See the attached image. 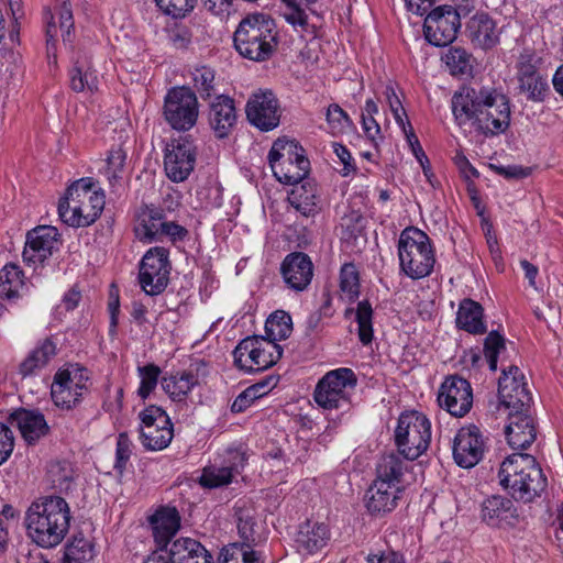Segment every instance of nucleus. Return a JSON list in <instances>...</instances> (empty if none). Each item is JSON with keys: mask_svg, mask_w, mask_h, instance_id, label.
<instances>
[{"mask_svg": "<svg viewBox=\"0 0 563 563\" xmlns=\"http://www.w3.org/2000/svg\"><path fill=\"white\" fill-rule=\"evenodd\" d=\"M192 81L196 91L202 99L216 93V73L208 66H200L192 71Z\"/></svg>", "mask_w": 563, "mask_h": 563, "instance_id": "nucleus-51", "label": "nucleus"}, {"mask_svg": "<svg viewBox=\"0 0 563 563\" xmlns=\"http://www.w3.org/2000/svg\"><path fill=\"white\" fill-rule=\"evenodd\" d=\"M198 0H155L158 9L174 19L187 16L197 5Z\"/></svg>", "mask_w": 563, "mask_h": 563, "instance_id": "nucleus-56", "label": "nucleus"}, {"mask_svg": "<svg viewBox=\"0 0 563 563\" xmlns=\"http://www.w3.org/2000/svg\"><path fill=\"white\" fill-rule=\"evenodd\" d=\"M404 492L402 487L375 479L366 492V508L372 515L393 511Z\"/></svg>", "mask_w": 563, "mask_h": 563, "instance_id": "nucleus-26", "label": "nucleus"}, {"mask_svg": "<svg viewBox=\"0 0 563 563\" xmlns=\"http://www.w3.org/2000/svg\"><path fill=\"white\" fill-rule=\"evenodd\" d=\"M325 119L332 134H342L353 125L347 113L336 103L328 107Z\"/></svg>", "mask_w": 563, "mask_h": 563, "instance_id": "nucleus-58", "label": "nucleus"}, {"mask_svg": "<svg viewBox=\"0 0 563 563\" xmlns=\"http://www.w3.org/2000/svg\"><path fill=\"white\" fill-rule=\"evenodd\" d=\"M246 462V453L245 451L239 446H229L225 449L222 456V464L225 467H230L232 473H239L242 470Z\"/></svg>", "mask_w": 563, "mask_h": 563, "instance_id": "nucleus-61", "label": "nucleus"}, {"mask_svg": "<svg viewBox=\"0 0 563 563\" xmlns=\"http://www.w3.org/2000/svg\"><path fill=\"white\" fill-rule=\"evenodd\" d=\"M266 382L257 383L247 387L234 399V401L231 405V411L233 413H241L245 411L249 407H251L254 400L261 398L266 394Z\"/></svg>", "mask_w": 563, "mask_h": 563, "instance_id": "nucleus-54", "label": "nucleus"}, {"mask_svg": "<svg viewBox=\"0 0 563 563\" xmlns=\"http://www.w3.org/2000/svg\"><path fill=\"white\" fill-rule=\"evenodd\" d=\"M233 473L230 467H225L222 463L220 467H208L205 468L200 483L205 487L217 488L223 485H228L232 482Z\"/></svg>", "mask_w": 563, "mask_h": 563, "instance_id": "nucleus-59", "label": "nucleus"}, {"mask_svg": "<svg viewBox=\"0 0 563 563\" xmlns=\"http://www.w3.org/2000/svg\"><path fill=\"white\" fill-rule=\"evenodd\" d=\"M430 440L431 423L424 415L418 411L400 415L395 430V443L406 460L413 461L423 454Z\"/></svg>", "mask_w": 563, "mask_h": 563, "instance_id": "nucleus-6", "label": "nucleus"}, {"mask_svg": "<svg viewBox=\"0 0 563 563\" xmlns=\"http://www.w3.org/2000/svg\"><path fill=\"white\" fill-rule=\"evenodd\" d=\"M141 442L145 449L158 451L167 448L174 437L168 415L157 406H148L139 415Z\"/></svg>", "mask_w": 563, "mask_h": 563, "instance_id": "nucleus-12", "label": "nucleus"}, {"mask_svg": "<svg viewBox=\"0 0 563 563\" xmlns=\"http://www.w3.org/2000/svg\"><path fill=\"white\" fill-rule=\"evenodd\" d=\"M168 255L167 249L154 246L142 257L139 267V283L146 295L156 296L166 289L170 273Z\"/></svg>", "mask_w": 563, "mask_h": 563, "instance_id": "nucleus-10", "label": "nucleus"}, {"mask_svg": "<svg viewBox=\"0 0 563 563\" xmlns=\"http://www.w3.org/2000/svg\"><path fill=\"white\" fill-rule=\"evenodd\" d=\"M487 88H475L463 86L454 92L451 104L455 122L460 126L470 125L475 129L477 117L482 114V108L485 106Z\"/></svg>", "mask_w": 563, "mask_h": 563, "instance_id": "nucleus-20", "label": "nucleus"}, {"mask_svg": "<svg viewBox=\"0 0 563 563\" xmlns=\"http://www.w3.org/2000/svg\"><path fill=\"white\" fill-rule=\"evenodd\" d=\"M517 517V509L507 497L494 495L482 504V518L489 526L512 525Z\"/></svg>", "mask_w": 563, "mask_h": 563, "instance_id": "nucleus-34", "label": "nucleus"}, {"mask_svg": "<svg viewBox=\"0 0 563 563\" xmlns=\"http://www.w3.org/2000/svg\"><path fill=\"white\" fill-rule=\"evenodd\" d=\"M198 384V376L192 372H177L162 378V387L174 401L186 399L191 389Z\"/></svg>", "mask_w": 563, "mask_h": 563, "instance_id": "nucleus-41", "label": "nucleus"}, {"mask_svg": "<svg viewBox=\"0 0 563 563\" xmlns=\"http://www.w3.org/2000/svg\"><path fill=\"white\" fill-rule=\"evenodd\" d=\"M329 538V529L324 523L307 520L299 526L296 543L299 549L314 553L327 544Z\"/></svg>", "mask_w": 563, "mask_h": 563, "instance_id": "nucleus-36", "label": "nucleus"}, {"mask_svg": "<svg viewBox=\"0 0 563 563\" xmlns=\"http://www.w3.org/2000/svg\"><path fill=\"white\" fill-rule=\"evenodd\" d=\"M470 54L461 47H451L443 60L449 67L452 75H466L471 71Z\"/></svg>", "mask_w": 563, "mask_h": 563, "instance_id": "nucleus-53", "label": "nucleus"}, {"mask_svg": "<svg viewBox=\"0 0 563 563\" xmlns=\"http://www.w3.org/2000/svg\"><path fill=\"white\" fill-rule=\"evenodd\" d=\"M91 558V543L82 534L74 536L65 547L64 561L66 563H85Z\"/></svg>", "mask_w": 563, "mask_h": 563, "instance_id": "nucleus-47", "label": "nucleus"}, {"mask_svg": "<svg viewBox=\"0 0 563 563\" xmlns=\"http://www.w3.org/2000/svg\"><path fill=\"white\" fill-rule=\"evenodd\" d=\"M219 563H263V561L253 548H245L235 542L222 549Z\"/></svg>", "mask_w": 563, "mask_h": 563, "instance_id": "nucleus-46", "label": "nucleus"}, {"mask_svg": "<svg viewBox=\"0 0 563 563\" xmlns=\"http://www.w3.org/2000/svg\"><path fill=\"white\" fill-rule=\"evenodd\" d=\"M73 373L69 369L55 374L51 394L56 406L70 409L80 401L81 393L73 391Z\"/></svg>", "mask_w": 563, "mask_h": 563, "instance_id": "nucleus-39", "label": "nucleus"}, {"mask_svg": "<svg viewBox=\"0 0 563 563\" xmlns=\"http://www.w3.org/2000/svg\"><path fill=\"white\" fill-rule=\"evenodd\" d=\"M57 345L52 338H45L27 353L19 364V374L22 378L37 375L55 357Z\"/></svg>", "mask_w": 563, "mask_h": 563, "instance_id": "nucleus-32", "label": "nucleus"}, {"mask_svg": "<svg viewBox=\"0 0 563 563\" xmlns=\"http://www.w3.org/2000/svg\"><path fill=\"white\" fill-rule=\"evenodd\" d=\"M148 522L154 540L163 551L179 530L180 517L175 507H161L148 518Z\"/></svg>", "mask_w": 563, "mask_h": 563, "instance_id": "nucleus-28", "label": "nucleus"}, {"mask_svg": "<svg viewBox=\"0 0 563 563\" xmlns=\"http://www.w3.org/2000/svg\"><path fill=\"white\" fill-rule=\"evenodd\" d=\"M280 274L290 289L303 291L311 284L313 277L312 261L303 252L289 253L282 262Z\"/></svg>", "mask_w": 563, "mask_h": 563, "instance_id": "nucleus-24", "label": "nucleus"}, {"mask_svg": "<svg viewBox=\"0 0 563 563\" xmlns=\"http://www.w3.org/2000/svg\"><path fill=\"white\" fill-rule=\"evenodd\" d=\"M461 27V18L451 5H440L432 9L426 16L423 33L426 40L434 46L451 44Z\"/></svg>", "mask_w": 563, "mask_h": 563, "instance_id": "nucleus-14", "label": "nucleus"}, {"mask_svg": "<svg viewBox=\"0 0 563 563\" xmlns=\"http://www.w3.org/2000/svg\"><path fill=\"white\" fill-rule=\"evenodd\" d=\"M340 288L349 300H354L360 292L358 273L354 264H344L340 273Z\"/></svg>", "mask_w": 563, "mask_h": 563, "instance_id": "nucleus-55", "label": "nucleus"}, {"mask_svg": "<svg viewBox=\"0 0 563 563\" xmlns=\"http://www.w3.org/2000/svg\"><path fill=\"white\" fill-rule=\"evenodd\" d=\"M126 152L121 145L112 147L107 158L106 175L111 186H115L123 179Z\"/></svg>", "mask_w": 563, "mask_h": 563, "instance_id": "nucleus-49", "label": "nucleus"}, {"mask_svg": "<svg viewBox=\"0 0 563 563\" xmlns=\"http://www.w3.org/2000/svg\"><path fill=\"white\" fill-rule=\"evenodd\" d=\"M488 98L477 117L475 130L487 135L505 132L510 124V104L506 96L487 88Z\"/></svg>", "mask_w": 563, "mask_h": 563, "instance_id": "nucleus-18", "label": "nucleus"}, {"mask_svg": "<svg viewBox=\"0 0 563 563\" xmlns=\"http://www.w3.org/2000/svg\"><path fill=\"white\" fill-rule=\"evenodd\" d=\"M165 214L153 207L144 208L135 227V234L140 241L151 243L161 240V230L165 224Z\"/></svg>", "mask_w": 563, "mask_h": 563, "instance_id": "nucleus-37", "label": "nucleus"}, {"mask_svg": "<svg viewBox=\"0 0 563 563\" xmlns=\"http://www.w3.org/2000/svg\"><path fill=\"white\" fill-rule=\"evenodd\" d=\"M302 153L303 148L295 141L278 139L273 143L268 152V163L279 183L286 185L302 183L310 165Z\"/></svg>", "mask_w": 563, "mask_h": 563, "instance_id": "nucleus-5", "label": "nucleus"}, {"mask_svg": "<svg viewBox=\"0 0 563 563\" xmlns=\"http://www.w3.org/2000/svg\"><path fill=\"white\" fill-rule=\"evenodd\" d=\"M58 231L55 227L40 225L26 234L22 253L23 261L29 266L42 265L57 249Z\"/></svg>", "mask_w": 563, "mask_h": 563, "instance_id": "nucleus-22", "label": "nucleus"}, {"mask_svg": "<svg viewBox=\"0 0 563 563\" xmlns=\"http://www.w3.org/2000/svg\"><path fill=\"white\" fill-rule=\"evenodd\" d=\"M249 122L263 132L279 125L282 110L276 95L269 89L253 92L245 107Z\"/></svg>", "mask_w": 563, "mask_h": 563, "instance_id": "nucleus-15", "label": "nucleus"}, {"mask_svg": "<svg viewBox=\"0 0 563 563\" xmlns=\"http://www.w3.org/2000/svg\"><path fill=\"white\" fill-rule=\"evenodd\" d=\"M57 345L52 338H45L27 353L19 364V374L22 378L37 375L55 357Z\"/></svg>", "mask_w": 563, "mask_h": 563, "instance_id": "nucleus-31", "label": "nucleus"}, {"mask_svg": "<svg viewBox=\"0 0 563 563\" xmlns=\"http://www.w3.org/2000/svg\"><path fill=\"white\" fill-rule=\"evenodd\" d=\"M75 207H77V203L75 201H70L66 195L65 198L60 199L58 203L59 218L64 223L70 227H84V224H76L71 222V219L76 221L78 217H81L79 213L75 212Z\"/></svg>", "mask_w": 563, "mask_h": 563, "instance_id": "nucleus-64", "label": "nucleus"}, {"mask_svg": "<svg viewBox=\"0 0 563 563\" xmlns=\"http://www.w3.org/2000/svg\"><path fill=\"white\" fill-rule=\"evenodd\" d=\"M132 453V442L125 432H121L117 439L114 468L122 473Z\"/></svg>", "mask_w": 563, "mask_h": 563, "instance_id": "nucleus-60", "label": "nucleus"}, {"mask_svg": "<svg viewBox=\"0 0 563 563\" xmlns=\"http://www.w3.org/2000/svg\"><path fill=\"white\" fill-rule=\"evenodd\" d=\"M541 63L542 58L534 51L525 49L516 64L519 93L525 95L527 100L532 102L544 101L549 92L547 77L539 70Z\"/></svg>", "mask_w": 563, "mask_h": 563, "instance_id": "nucleus-11", "label": "nucleus"}, {"mask_svg": "<svg viewBox=\"0 0 563 563\" xmlns=\"http://www.w3.org/2000/svg\"><path fill=\"white\" fill-rule=\"evenodd\" d=\"M282 355V346L263 336H247L233 351L234 364L246 373L267 369L276 364Z\"/></svg>", "mask_w": 563, "mask_h": 563, "instance_id": "nucleus-8", "label": "nucleus"}, {"mask_svg": "<svg viewBox=\"0 0 563 563\" xmlns=\"http://www.w3.org/2000/svg\"><path fill=\"white\" fill-rule=\"evenodd\" d=\"M67 198L77 203L75 212L81 216L76 221L71 219V222L84 224V227H88L97 220L106 202L104 195L92 190L90 180L84 178L75 181L67 188Z\"/></svg>", "mask_w": 563, "mask_h": 563, "instance_id": "nucleus-17", "label": "nucleus"}, {"mask_svg": "<svg viewBox=\"0 0 563 563\" xmlns=\"http://www.w3.org/2000/svg\"><path fill=\"white\" fill-rule=\"evenodd\" d=\"M197 147L188 136H180L167 144L164 155V170L169 180L185 181L196 164Z\"/></svg>", "mask_w": 563, "mask_h": 563, "instance_id": "nucleus-13", "label": "nucleus"}, {"mask_svg": "<svg viewBox=\"0 0 563 563\" xmlns=\"http://www.w3.org/2000/svg\"><path fill=\"white\" fill-rule=\"evenodd\" d=\"M398 452L384 454L376 465V479L386 482L390 485L401 487L402 477L408 470L407 462L404 461Z\"/></svg>", "mask_w": 563, "mask_h": 563, "instance_id": "nucleus-40", "label": "nucleus"}, {"mask_svg": "<svg viewBox=\"0 0 563 563\" xmlns=\"http://www.w3.org/2000/svg\"><path fill=\"white\" fill-rule=\"evenodd\" d=\"M69 77L70 88L76 92H82L85 90L95 92L98 90V77L96 71L90 68L85 69L82 66L76 64L70 70Z\"/></svg>", "mask_w": 563, "mask_h": 563, "instance_id": "nucleus-50", "label": "nucleus"}, {"mask_svg": "<svg viewBox=\"0 0 563 563\" xmlns=\"http://www.w3.org/2000/svg\"><path fill=\"white\" fill-rule=\"evenodd\" d=\"M161 373V368L153 363L137 367V374L141 379L137 389L139 397L146 399L151 395L157 386Z\"/></svg>", "mask_w": 563, "mask_h": 563, "instance_id": "nucleus-52", "label": "nucleus"}, {"mask_svg": "<svg viewBox=\"0 0 563 563\" xmlns=\"http://www.w3.org/2000/svg\"><path fill=\"white\" fill-rule=\"evenodd\" d=\"M57 345L52 338H45L27 353L19 364V374L22 378L37 375L55 357Z\"/></svg>", "mask_w": 563, "mask_h": 563, "instance_id": "nucleus-30", "label": "nucleus"}, {"mask_svg": "<svg viewBox=\"0 0 563 563\" xmlns=\"http://www.w3.org/2000/svg\"><path fill=\"white\" fill-rule=\"evenodd\" d=\"M398 258L400 272L417 280L429 276L435 264L431 239L422 230L408 227L399 235Z\"/></svg>", "mask_w": 563, "mask_h": 563, "instance_id": "nucleus-4", "label": "nucleus"}, {"mask_svg": "<svg viewBox=\"0 0 563 563\" xmlns=\"http://www.w3.org/2000/svg\"><path fill=\"white\" fill-rule=\"evenodd\" d=\"M466 32L472 43L483 49L494 47L499 41L496 23L486 12L475 13L466 24Z\"/></svg>", "mask_w": 563, "mask_h": 563, "instance_id": "nucleus-33", "label": "nucleus"}, {"mask_svg": "<svg viewBox=\"0 0 563 563\" xmlns=\"http://www.w3.org/2000/svg\"><path fill=\"white\" fill-rule=\"evenodd\" d=\"M284 1L286 3L284 11L285 20L294 26H306L308 22V15L306 11L291 0Z\"/></svg>", "mask_w": 563, "mask_h": 563, "instance_id": "nucleus-62", "label": "nucleus"}, {"mask_svg": "<svg viewBox=\"0 0 563 563\" xmlns=\"http://www.w3.org/2000/svg\"><path fill=\"white\" fill-rule=\"evenodd\" d=\"M27 537L44 549L57 547L69 530L70 508L59 496L32 503L24 517Z\"/></svg>", "mask_w": 563, "mask_h": 563, "instance_id": "nucleus-1", "label": "nucleus"}, {"mask_svg": "<svg viewBox=\"0 0 563 563\" xmlns=\"http://www.w3.org/2000/svg\"><path fill=\"white\" fill-rule=\"evenodd\" d=\"M207 552L200 542L190 538H180L172 543L168 558L170 563H187V561L194 560L196 555H202Z\"/></svg>", "mask_w": 563, "mask_h": 563, "instance_id": "nucleus-44", "label": "nucleus"}, {"mask_svg": "<svg viewBox=\"0 0 563 563\" xmlns=\"http://www.w3.org/2000/svg\"><path fill=\"white\" fill-rule=\"evenodd\" d=\"M356 384L357 377L351 368L330 371L318 382L313 393L314 401L327 410L349 408V389H354Z\"/></svg>", "mask_w": 563, "mask_h": 563, "instance_id": "nucleus-7", "label": "nucleus"}, {"mask_svg": "<svg viewBox=\"0 0 563 563\" xmlns=\"http://www.w3.org/2000/svg\"><path fill=\"white\" fill-rule=\"evenodd\" d=\"M438 402L450 415L464 417L473 406L471 384L457 375L448 377L439 389Z\"/></svg>", "mask_w": 563, "mask_h": 563, "instance_id": "nucleus-19", "label": "nucleus"}, {"mask_svg": "<svg viewBox=\"0 0 563 563\" xmlns=\"http://www.w3.org/2000/svg\"><path fill=\"white\" fill-rule=\"evenodd\" d=\"M11 421L16 424L24 441L33 445L49 432V427L44 415L38 410L21 408L11 416Z\"/></svg>", "mask_w": 563, "mask_h": 563, "instance_id": "nucleus-29", "label": "nucleus"}, {"mask_svg": "<svg viewBox=\"0 0 563 563\" xmlns=\"http://www.w3.org/2000/svg\"><path fill=\"white\" fill-rule=\"evenodd\" d=\"M199 107L196 93L189 87L168 90L164 100V117L175 130L188 131L197 122Z\"/></svg>", "mask_w": 563, "mask_h": 563, "instance_id": "nucleus-9", "label": "nucleus"}, {"mask_svg": "<svg viewBox=\"0 0 563 563\" xmlns=\"http://www.w3.org/2000/svg\"><path fill=\"white\" fill-rule=\"evenodd\" d=\"M483 307L478 302L463 299L456 313L457 328L472 334L485 333L487 329L483 321Z\"/></svg>", "mask_w": 563, "mask_h": 563, "instance_id": "nucleus-38", "label": "nucleus"}, {"mask_svg": "<svg viewBox=\"0 0 563 563\" xmlns=\"http://www.w3.org/2000/svg\"><path fill=\"white\" fill-rule=\"evenodd\" d=\"M13 432L7 424L0 423V465L9 459L13 451Z\"/></svg>", "mask_w": 563, "mask_h": 563, "instance_id": "nucleus-63", "label": "nucleus"}, {"mask_svg": "<svg viewBox=\"0 0 563 563\" xmlns=\"http://www.w3.org/2000/svg\"><path fill=\"white\" fill-rule=\"evenodd\" d=\"M508 423L505 434L508 444L514 450H526L537 439V428L532 416V406L521 409H506Z\"/></svg>", "mask_w": 563, "mask_h": 563, "instance_id": "nucleus-21", "label": "nucleus"}, {"mask_svg": "<svg viewBox=\"0 0 563 563\" xmlns=\"http://www.w3.org/2000/svg\"><path fill=\"white\" fill-rule=\"evenodd\" d=\"M55 11L58 15V25L55 22V15L52 11L49 9L45 11V18L47 19L46 42L48 52L52 47H55L59 32L65 43L73 42L74 16L69 0H56Z\"/></svg>", "mask_w": 563, "mask_h": 563, "instance_id": "nucleus-25", "label": "nucleus"}, {"mask_svg": "<svg viewBox=\"0 0 563 563\" xmlns=\"http://www.w3.org/2000/svg\"><path fill=\"white\" fill-rule=\"evenodd\" d=\"M236 123V111L233 99L217 96L210 104L209 124L218 139L228 137Z\"/></svg>", "mask_w": 563, "mask_h": 563, "instance_id": "nucleus-27", "label": "nucleus"}, {"mask_svg": "<svg viewBox=\"0 0 563 563\" xmlns=\"http://www.w3.org/2000/svg\"><path fill=\"white\" fill-rule=\"evenodd\" d=\"M24 287L23 272L15 264H7L0 271V297L15 299Z\"/></svg>", "mask_w": 563, "mask_h": 563, "instance_id": "nucleus-43", "label": "nucleus"}, {"mask_svg": "<svg viewBox=\"0 0 563 563\" xmlns=\"http://www.w3.org/2000/svg\"><path fill=\"white\" fill-rule=\"evenodd\" d=\"M287 199L290 206L306 218L314 217L321 210L317 186L311 181L294 185Z\"/></svg>", "mask_w": 563, "mask_h": 563, "instance_id": "nucleus-35", "label": "nucleus"}, {"mask_svg": "<svg viewBox=\"0 0 563 563\" xmlns=\"http://www.w3.org/2000/svg\"><path fill=\"white\" fill-rule=\"evenodd\" d=\"M498 396L500 407L505 410L532 406V395L525 375L518 366L510 365L501 369V376L498 379Z\"/></svg>", "mask_w": 563, "mask_h": 563, "instance_id": "nucleus-16", "label": "nucleus"}, {"mask_svg": "<svg viewBox=\"0 0 563 563\" xmlns=\"http://www.w3.org/2000/svg\"><path fill=\"white\" fill-rule=\"evenodd\" d=\"M506 350L505 339L496 331H492L484 341V355L490 371H497L498 355Z\"/></svg>", "mask_w": 563, "mask_h": 563, "instance_id": "nucleus-57", "label": "nucleus"}, {"mask_svg": "<svg viewBox=\"0 0 563 563\" xmlns=\"http://www.w3.org/2000/svg\"><path fill=\"white\" fill-rule=\"evenodd\" d=\"M499 483L515 500L531 503L545 490L547 477L534 456L514 453L500 465Z\"/></svg>", "mask_w": 563, "mask_h": 563, "instance_id": "nucleus-2", "label": "nucleus"}, {"mask_svg": "<svg viewBox=\"0 0 563 563\" xmlns=\"http://www.w3.org/2000/svg\"><path fill=\"white\" fill-rule=\"evenodd\" d=\"M373 308L368 300H362L356 307V322L360 341L367 345L373 340Z\"/></svg>", "mask_w": 563, "mask_h": 563, "instance_id": "nucleus-48", "label": "nucleus"}, {"mask_svg": "<svg viewBox=\"0 0 563 563\" xmlns=\"http://www.w3.org/2000/svg\"><path fill=\"white\" fill-rule=\"evenodd\" d=\"M234 47L241 56L254 62L269 59L278 40L275 21L265 13H249L233 34Z\"/></svg>", "mask_w": 563, "mask_h": 563, "instance_id": "nucleus-3", "label": "nucleus"}, {"mask_svg": "<svg viewBox=\"0 0 563 563\" xmlns=\"http://www.w3.org/2000/svg\"><path fill=\"white\" fill-rule=\"evenodd\" d=\"M484 440L478 427L470 424L461 428L453 441V457L464 468L475 466L483 457Z\"/></svg>", "mask_w": 563, "mask_h": 563, "instance_id": "nucleus-23", "label": "nucleus"}, {"mask_svg": "<svg viewBox=\"0 0 563 563\" xmlns=\"http://www.w3.org/2000/svg\"><path fill=\"white\" fill-rule=\"evenodd\" d=\"M238 532L243 540L240 545L253 548L261 541L258 533V520L255 510L251 508H238Z\"/></svg>", "mask_w": 563, "mask_h": 563, "instance_id": "nucleus-42", "label": "nucleus"}, {"mask_svg": "<svg viewBox=\"0 0 563 563\" xmlns=\"http://www.w3.org/2000/svg\"><path fill=\"white\" fill-rule=\"evenodd\" d=\"M292 331V320L289 313L277 310L272 313L265 322V333L267 341L276 343V341L287 339Z\"/></svg>", "mask_w": 563, "mask_h": 563, "instance_id": "nucleus-45", "label": "nucleus"}]
</instances>
